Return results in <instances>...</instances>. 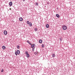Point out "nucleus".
<instances>
[{
    "label": "nucleus",
    "mask_w": 75,
    "mask_h": 75,
    "mask_svg": "<svg viewBox=\"0 0 75 75\" xmlns=\"http://www.w3.org/2000/svg\"><path fill=\"white\" fill-rule=\"evenodd\" d=\"M27 42H28V44H30V45H31L32 44L31 43H30V42L28 40Z\"/></svg>",
    "instance_id": "f8f14e48"
},
{
    "label": "nucleus",
    "mask_w": 75,
    "mask_h": 75,
    "mask_svg": "<svg viewBox=\"0 0 75 75\" xmlns=\"http://www.w3.org/2000/svg\"><path fill=\"white\" fill-rule=\"evenodd\" d=\"M17 48H18V49H19L20 48V46H19V45H17Z\"/></svg>",
    "instance_id": "a211bd4d"
},
{
    "label": "nucleus",
    "mask_w": 75,
    "mask_h": 75,
    "mask_svg": "<svg viewBox=\"0 0 75 75\" xmlns=\"http://www.w3.org/2000/svg\"><path fill=\"white\" fill-rule=\"evenodd\" d=\"M34 54L35 55H37L38 54V52H34Z\"/></svg>",
    "instance_id": "4468645a"
},
{
    "label": "nucleus",
    "mask_w": 75,
    "mask_h": 75,
    "mask_svg": "<svg viewBox=\"0 0 75 75\" xmlns=\"http://www.w3.org/2000/svg\"><path fill=\"white\" fill-rule=\"evenodd\" d=\"M59 8H58V7H57V8L56 9H57V10H58Z\"/></svg>",
    "instance_id": "a878e982"
},
{
    "label": "nucleus",
    "mask_w": 75,
    "mask_h": 75,
    "mask_svg": "<svg viewBox=\"0 0 75 75\" xmlns=\"http://www.w3.org/2000/svg\"><path fill=\"white\" fill-rule=\"evenodd\" d=\"M52 57H55V54H54V53H52Z\"/></svg>",
    "instance_id": "ddd939ff"
},
{
    "label": "nucleus",
    "mask_w": 75,
    "mask_h": 75,
    "mask_svg": "<svg viewBox=\"0 0 75 75\" xmlns=\"http://www.w3.org/2000/svg\"><path fill=\"white\" fill-rule=\"evenodd\" d=\"M33 49H32V51H34V49L35 48V47H33Z\"/></svg>",
    "instance_id": "dca6fc26"
},
{
    "label": "nucleus",
    "mask_w": 75,
    "mask_h": 75,
    "mask_svg": "<svg viewBox=\"0 0 75 75\" xmlns=\"http://www.w3.org/2000/svg\"><path fill=\"white\" fill-rule=\"evenodd\" d=\"M23 1H25V0H23Z\"/></svg>",
    "instance_id": "bb28decb"
},
{
    "label": "nucleus",
    "mask_w": 75,
    "mask_h": 75,
    "mask_svg": "<svg viewBox=\"0 0 75 75\" xmlns=\"http://www.w3.org/2000/svg\"><path fill=\"white\" fill-rule=\"evenodd\" d=\"M32 45H33L34 47H35V44H33Z\"/></svg>",
    "instance_id": "393cba45"
},
{
    "label": "nucleus",
    "mask_w": 75,
    "mask_h": 75,
    "mask_svg": "<svg viewBox=\"0 0 75 75\" xmlns=\"http://www.w3.org/2000/svg\"><path fill=\"white\" fill-rule=\"evenodd\" d=\"M15 54L16 55V56H17V52L16 51L15 52Z\"/></svg>",
    "instance_id": "6ab92c4d"
},
{
    "label": "nucleus",
    "mask_w": 75,
    "mask_h": 75,
    "mask_svg": "<svg viewBox=\"0 0 75 75\" xmlns=\"http://www.w3.org/2000/svg\"><path fill=\"white\" fill-rule=\"evenodd\" d=\"M4 35H7V32L6 30H4Z\"/></svg>",
    "instance_id": "7ed1b4c3"
},
{
    "label": "nucleus",
    "mask_w": 75,
    "mask_h": 75,
    "mask_svg": "<svg viewBox=\"0 0 75 75\" xmlns=\"http://www.w3.org/2000/svg\"><path fill=\"white\" fill-rule=\"evenodd\" d=\"M34 46H33V45H32V44H31V48H33L34 47Z\"/></svg>",
    "instance_id": "412c9836"
},
{
    "label": "nucleus",
    "mask_w": 75,
    "mask_h": 75,
    "mask_svg": "<svg viewBox=\"0 0 75 75\" xmlns=\"http://www.w3.org/2000/svg\"><path fill=\"white\" fill-rule=\"evenodd\" d=\"M23 20V18L20 17L19 18V21H22Z\"/></svg>",
    "instance_id": "20e7f679"
},
{
    "label": "nucleus",
    "mask_w": 75,
    "mask_h": 75,
    "mask_svg": "<svg viewBox=\"0 0 75 75\" xmlns=\"http://www.w3.org/2000/svg\"><path fill=\"white\" fill-rule=\"evenodd\" d=\"M56 16L57 18H59V15H58V14H56Z\"/></svg>",
    "instance_id": "9d476101"
},
{
    "label": "nucleus",
    "mask_w": 75,
    "mask_h": 75,
    "mask_svg": "<svg viewBox=\"0 0 75 75\" xmlns=\"http://www.w3.org/2000/svg\"><path fill=\"white\" fill-rule=\"evenodd\" d=\"M46 27L47 28H49V25L48 24H47L46 25Z\"/></svg>",
    "instance_id": "1a4fd4ad"
},
{
    "label": "nucleus",
    "mask_w": 75,
    "mask_h": 75,
    "mask_svg": "<svg viewBox=\"0 0 75 75\" xmlns=\"http://www.w3.org/2000/svg\"><path fill=\"white\" fill-rule=\"evenodd\" d=\"M30 23V22L29 21H27V24H28Z\"/></svg>",
    "instance_id": "f3484780"
},
{
    "label": "nucleus",
    "mask_w": 75,
    "mask_h": 75,
    "mask_svg": "<svg viewBox=\"0 0 75 75\" xmlns=\"http://www.w3.org/2000/svg\"><path fill=\"white\" fill-rule=\"evenodd\" d=\"M4 71V70L3 69H2L1 70V72H3Z\"/></svg>",
    "instance_id": "aec40b11"
},
{
    "label": "nucleus",
    "mask_w": 75,
    "mask_h": 75,
    "mask_svg": "<svg viewBox=\"0 0 75 75\" xmlns=\"http://www.w3.org/2000/svg\"><path fill=\"white\" fill-rule=\"evenodd\" d=\"M43 75H45V74H44Z\"/></svg>",
    "instance_id": "cd10ccee"
},
{
    "label": "nucleus",
    "mask_w": 75,
    "mask_h": 75,
    "mask_svg": "<svg viewBox=\"0 0 75 75\" xmlns=\"http://www.w3.org/2000/svg\"><path fill=\"white\" fill-rule=\"evenodd\" d=\"M2 48L3 50H5L6 49V47L4 46H3Z\"/></svg>",
    "instance_id": "9b49d317"
},
{
    "label": "nucleus",
    "mask_w": 75,
    "mask_h": 75,
    "mask_svg": "<svg viewBox=\"0 0 75 75\" xmlns=\"http://www.w3.org/2000/svg\"><path fill=\"white\" fill-rule=\"evenodd\" d=\"M62 28L64 30H66L67 29V27L65 25H64L63 27Z\"/></svg>",
    "instance_id": "f03ea898"
},
{
    "label": "nucleus",
    "mask_w": 75,
    "mask_h": 75,
    "mask_svg": "<svg viewBox=\"0 0 75 75\" xmlns=\"http://www.w3.org/2000/svg\"><path fill=\"white\" fill-rule=\"evenodd\" d=\"M25 54L26 55V57L27 58H29L30 57V54H28V52H25Z\"/></svg>",
    "instance_id": "f257e3e1"
},
{
    "label": "nucleus",
    "mask_w": 75,
    "mask_h": 75,
    "mask_svg": "<svg viewBox=\"0 0 75 75\" xmlns=\"http://www.w3.org/2000/svg\"><path fill=\"white\" fill-rule=\"evenodd\" d=\"M16 53L18 55H19L20 54V50H18L16 52Z\"/></svg>",
    "instance_id": "39448f33"
},
{
    "label": "nucleus",
    "mask_w": 75,
    "mask_h": 75,
    "mask_svg": "<svg viewBox=\"0 0 75 75\" xmlns=\"http://www.w3.org/2000/svg\"><path fill=\"white\" fill-rule=\"evenodd\" d=\"M42 48H44V45L42 44Z\"/></svg>",
    "instance_id": "2eb2a0df"
},
{
    "label": "nucleus",
    "mask_w": 75,
    "mask_h": 75,
    "mask_svg": "<svg viewBox=\"0 0 75 75\" xmlns=\"http://www.w3.org/2000/svg\"><path fill=\"white\" fill-rule=\"evenodd\" d=\"M13 4V3H12V2L11 1L10 2V3L9 4V5L10 6H11Z\"/></svg>",
    "instance_id": "423d86ee"
},
{
    "label": "nucleus",
    "mask_w": 75,
    "mask_h": 75,
    "mask_svg": "<svg viewBox=\"0 0 75 75\" xmlns=\"http://www.w3.org/2000/svg\"><path fill=\"white\" fill-rule=\"evenodd\" d=\"M35 5H36V6H38V3H35Z\"/></svg>",
    "instance_id": "4be33fe9"
},
{
    "label": "nucleus",
    "mask_w": 75,
    "mask_h": 75,
    "mask_svg": "<svg viewBox=\"0 0 75 75\" xmlns=\"http://www.w3.org/2000/svg\"><path fill=\"white\" fill-rule=\"evenodd\" d=\"M29 26L30 27H32V25H33L32 24V23L31 22H30L29 24Z\"/></svg>",
    "instance_id": "0eeeda50"
},
{
    "label": "nucleus",
    "mask_w": 75,
    "mask_h": 75,
    "mask_svg": "<svg viewBox=\"0 0 75 75\" xmlns=\"http://www.w3.org/2000/svg\"><path fill=\"white\" fill-rule=\"evenodd\" d=\"M35 30L36 31H37L38 29H37V28H35Z\"/></svg>",
    "instance_id": "5701e85b"
},
{
    "label": "nucleus",
    "mask_w": 75,
    "mask_h": 75,
    "mask_svg": "<svg viewBox=\"0 0 75 75\" xmlns=\"http://www.w3.org/2000/svg\"><path fill=\"white\" fill-rule=\"evenodd\" d=\"M39 43L41 44V43H42V40H39Z\"/></svg>",
    "instance_id": "6e6552de"
},
{
    "label": "nucleus",
    "mask_w": 75,
    "mask_h": 75,
    "mask_svg": "<svg viewBox=\"0 0 75 75\" xmlns=\"http://www.w3.org/2000/svg\"><path fill=\"white\" fill-rule=\"evenodd\" d=\"M60 41H61L62 40V38H60Z\"/></svg>",
    "instance_id": "b1692460"
}]
</instances>
